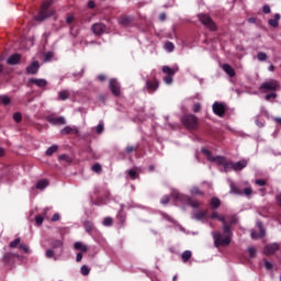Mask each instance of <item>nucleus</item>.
Instances as JSON below:
<instances>
[{"mask_svg": "<svg viewBox=\"0 0 281 281\" xmlns=\"http://www.w3.org/2000/svg\"><path fill=\"white\" fill-rule=\"evenodd\" d=\"M223 233L218 231H214L211 233L214 247L217 249L220 247H229L232 245V238L234 236V233L232 232V228H229V224H225L222 226Z\"/></svg>", "mask_w": 281, "mask_h": 281, "instance_id": "nucleus-1", "label": "nucleus"}, {"mask_svg": "<svg viewBox=\"0 0 281 281\" xmlns=\"http://www.w3.org/2000/svg\"><path fill=\"white\" fill-rule=\"evenodd\" d=\"M181 123L188 131H196L199 128V117L194 114H186L181 117Z\"/></svg>", "mask_w": 281, "mask_h": 281, "instance_id": "nucleus-2", "label": "nucleus"}, {"mask_svg": "<svg viewBox=\"0 0 281 281\" xmlns=\"http://www.w3.org/2000/svg\"><path fill=\"white\" fill-rule=\"evenodd\" d=\"M199 21L204 25V27H207L211 32H216L218 30V26H216V23H214V20L209 14L201 13L198 15Z\"/></svg>", "mask_w": 281, "mask_h": 281, "instance_id": "nucleus-3", "label": "nucleus"}, {"mask_svg": "<svg viewBox=\"0 0 281 281\" xmlns=\"http://www.w3.org/2000/svg\"><path fill=\"white\" fill-rule=\"evenodd\" d=\"M49 5H52V0H48L42 4V9L37 16H35V20H37L40 23L42 21H45V19H49V16L54 15V11H47L49 9Z\"/></svg>", "mask_w": 281, "mask_h": 281, "instance_id": "nucleus-4", "label": "nucleus"}, {"mask_svg": "<svg viewBox=\"0 0 281 281\" xmlns=\"http://www.w3.org/2000/svg\"><path fill=\"white\" fill-rule=\"evenodd\" d=\"M280 89V81L276 79H270L268 81H263L259 87V91L267 93L269 91H278Z\"/></svg>", "mask_w": 281, "mask_h": 281, "instance_id": "nucleus-5", "label": "nucleus"}, {"mask_svg": "<svg viewBox=\"0 0 281 281\" xmlns=\"http://www.w3.org/2000/svg\"><path fill=\"white\" fill-rule=\"evenodd\" d=\"M109 89L115 98H120L122 95V87L117 79H110L109 81Z\"/></svg>", "mask_w": 281, "mask_h": 281, "instance_id": "nucleus-6", "label": "nucleus"}, {"mask_svg": "<svg viewBox=\"0 0 281 281\" xmlns=\"http://www.w3.org/2000/svg\"><path fill=\"white\" fill-rule=\"evenodd\" d=\"M46 120L49 124H53L54 126H64V124H67V120L65 119V116L48 115Z\"/></svg>", "mask_w": 281, "mask_h": 281, "instance_id": "nucleus-7", "label": "nucleus"}, {"mask_svg": "<svg viewBox=\"0 0 281 281\" xmlns=\"http://www.w3.org/2000/svg\"><path fill=\"white\" fill-rule=\"evenodd\" d=\"M227 108H225L224 103L215 101L213 103V113L217 115V117H223L225 115V111Z\"/></svg>", "mask_w": 281, "mask_h": 281, "instance_id": "nucleus-8", "label": "nucleus"}, {"mask_svg": "<svg viewBox=\"0 0 281 281\" xmlns=\"http://www.w3.org/2000/svg\"><path fill=\"white\" fill-rule=\"evenodd\" d=\"M91 30L95 36H102L106 32V25L104 23H94L91 26Z\"/></svg>", "mask_w": 281, "mask_h": 281, "instance_id": "nucleus-9", "label": "nucleus"}, {"mask_svg": "<svg viewBox=\"0 0 281 281\" xmlns=\"http://www.w3.org/2000/svg\"><path fill=\"white\" fill-rule=\"evenodd\" d=\"M257 227L259 229V234L256 233V231H252L250 234L254 240H257V238H262L266 234L265 226H262V222H257Z\"/></svg>", "mask_w": 281, "mask_h": 281, "instance_id": "nucleus-10", "label": "nucleus"}, {"mask_svg": "<svg viewBox=\"0 0 281 281\" xmlns=\"http://www.w3.org/2000/svg\"><path fill=\"white\" fill-rule=\"evenodd\" d=\"M40 69H41V64L35 60L26 67V74L34 76V75L38 74Z\"/></svg>", "mask_w": 281, "mask_h": 281, "instance_id": "nucleus-11", "label": "nucleus"}, {"mask_svg": "<svg viewBox=\"0 0 281 281\" xmlns=\"http://www.w3.org/2000/svg\"><path fill=\"white\" fill-rule=\"evenodd\" d=\"M278 249H280V245L278 244H269L267 246H265L263 248V252L266 254V256H273V254H276V251H278Z\"/></svg>", "mask_w": 281, "mask_h": 281, "instance_id": "nucleus-12", "label": "nucleus"}, {"mask_svg": "<svg viewBox=\"0 0 281 281\" xmlns=\"http://www.w3.org/2000/svg\"><path fill=\"white\" fill-rule=\"evenodd\" d=\"M249 165V160L247 159H241L237 162H234L233 167H234V171L235 172H240V170H244V168H247V166Z\"/></svg>", "mask_w": 281, "mask_h": 281, "instance_id": "nucleus-13", "label": "nucleus"}, {"mask_svg": "<svg viewBox=\"0 0 281 281\" xmlns=\"http://www.w3.org/2000/svg\"><path fill=\"white\" fill-rule=\"evenodd\" d=\"M145 87L149 93H155L159 89V81L147 80Z\"/></svg>", "mask_w": 281, "mask_h": 281, "instance_id": "nucleus-14", "label": "nucleus"}, {"mask_svg": "<svg viewBox=\"0 0 281 281\" xmlns=\"http://www.w3.org/2000/svg\"><path fill=\"white\" fill-rule=\"evenodd\" d=\"M15 256H16L15 254L7 252L2 257V262H4L7 266L14 265V257Z\"/></svg>", "mask_w": 281, "mask_h": 281, "instance_id": "nucleus-15", "label": "nucleus"}, {"mask_svg": "<svg viewBox=\"0 0 281 281\" xmlns=\"http://www.w3.org/2000/svg\"><path fill=\"white\" fill-rule=\"evenodd\" d=\"M209 161H215V164H217V166H225L227 158H225L224 156L214 157L212 155H209Z\"/></svg>", "mask_w": 281, "mask_h": 281, "instance_id": "nucleus-16", "label": "nucleus"}, {"mask_svg": "<svg viewBox=\"0 0 281 281\" xmlns=\"http://www.w3.org/2000/svg\"><path fill=\"white\" fill-rule=\"evenodd\" d=\"M133 21H134L133 16L123 15V16L119 18V23L123 27H128V25H131V23H133Z\"/></svg>", "mask_w": 281, "mask_h": 281, "instance_id": "nucleus-17", "label": "nucleus"}, {"mask_svg": "<svg viewBox=\"0 0 281 281\" xmlns=\"http://www.w3.org/2000/svg\"><path fill=\"white\" fill-rule=\"evenodd\" d=\"M19 63H21L20 54H13L7 59L8 65H19Z\"/></svg>", "mask_w": 281, "mask_h": 281, "instance_id": "nucleus-18", "label": "nucleus"}, {"mask_svg": "<svg viewBox=\"0 0 281 281\" xmlns=\"http://www.w3.org/2000/svg\"><path fill=\"white\" fill-rule=\"evenodd\" d=\"M222 69L225 71V74H227V76H229V78H234V76H236V70H234L229 64H224Z\"/></svg>", "mask_w": 281, "mask_h": 281, "instance_id": "nucleus-19", "label": "nucleus"}, {"mask_svg": "<svg viewBox=\"0 0 281 281\" xmlns=\"http://www.w3.org/2000/svg\"><path fill=\"white\" fill-rule=\"evenodd\" d=\"M61 135H71V133H74V135H78L80 133V131L78 128H74L71 126H66L60 131Z\"/></svg>", "mask_w": 281, "mask_h": 281, "instance_id": "nucleus-20", "label": "nucleus"}, {"mask_svg": "<svg viewBox=\"0 0 281 281\" xmlns=\"http://www.w3.org/2000/svg\"><path fill=\"white\" fill-rule=\"evenodd\" d=\"M179 71V67L170 68V66H164L162 67V74H166L167 76H175Z\"/></svg>", "mask_w": 281, "mask_h": 281, "instance_id": "nucleus-21", "label": "nucleus"}, {"mask_svg": "<svg viewBox=\"0 0 281 281\" xmlns=\"http://www.w3.org/2000/svg\"><path fill=\"white\" fill-rule=\"evenodd\" d=\"M280 13H276L274 19H270L268 21V24L270 25V27H278L280 25Z\"/></svg>", "mask_w": 281, "mask_h": 281, "instance_id": "nucleus-22", "label": "nucleus"}, {"mask_svg": "<svg viewBox=\"0 0 281 281\" xmlns=\"http://www.w3.org/2000/svg\"><path fill=\"white\" fill-rule=\"evenodd\" d=\"M210 218H212L213 221L215 218H217V221H220V223H223V225H227V218L224 215H218V213H216V212H213L210 215Z\"/></svg>", "mask_w": 281, "mask_h": 281, "instance_id": "nucleus-23", "label": "nucleus"}, {"mask_svg": "<svg viewBox=\"0 0 281 281\" xmlns=\"http://www.w3.org/2000/svg\"><path fill=\"white\" fill-rule=\"evenodd\" d=\"M29 82L31 85H36V87H40V88H43L47 85V80H45V79H34V78H32V79L29 80Z\"/></svg>", "mask_w": 281, "mask_h": 281, "instance_id": "nucleus-24", "label": "nucleus"}, {"mask_svg": "<svg viewBox=\"0 0 281 281\" xmlns=\"http://www.w3.org/2000/svg\"><path fill=\"white\" fill-rule=\"evenodd\" d=\"M74 247L77 251H83L85 254H87V251H89V247H87V245L82 244V241H76L74 244Z\"/></svg>", "mask_w": 281, "mask_h": 281, "instance_id": "nucleus-25", "label": "nucleus"}, {"mask_svg": "<svg viewBox=\"0 0 281 281\" xmlns=\"http://www.w3.org/2000/svg\"><path fill=\"white\" fill-rule=\"evenodd\" d=\"M207 216V212H203V211H198L195 213L192 214V218L194 221H203V217Z\"/></svg>", "mask_w": 281, "mask_h": 281, "instance_id": "nucleus-26", "label": "nucleus"}, {"mask_svg": "<svg viewBox=\"0 0 281 281\" xmlns=\"http://www.w3.org/2000/svg\"><path fill=\"white\" fill-rule=\"evenodd\" d=\"M190 194H192V196H203V194H205L203 191H201V189H199V187H191L190 189Z\"/></svg>", "mask_w": 281, "mask_h": 281, "instance_id": "nucleus-27", "label": "nucleus"}, {"mask_svg": "<svg viewBox=\"0 0 281 281\" xmlns=\"http://www.w3.org/2000/svg\"><path fill=\"white\" fill-rule=\"evenodd\" d=\"M47 186H49V181L47 179H42V180L37 181V183H36L37 190H45V188H47Z\"/></svg>", "mask_w": 281, "mask_h": 281, "instance_id": "nucleus-28", "label": "nucleus"}, {"mask_svg": "<svg viewBox=\"0 0 281 281\" xmlns=\"http://www.w3.org/2000/svg\"><path fill=\"white\" fill-rule=\"evenodd\" d=\"M210 204L212 210H218L221 207V200L218 198H212Z\"/></svg>", "mask_w": 281, "mask_h": 281, "instance_id": "nucleus-29", "label": "nucleus"}, {"mask_svg": "<svg viewBox=\"0 0 281 281\" xmlns=\"http://www.w3.org/2000/svg\"><path fill=\"white\" fill-rule=\"evenodd\" d=\"M226 223L228 224V227H232V225H236L238 223V216L236 215H229L226 217Z\"/></svg>", "mask_w": 281, "mask_h": 281, "instance_id": "nucleus-30", "label": "nucleus"}, {"mask_svg": "<svg viewBox=\"0 0 281 281\" xmlns=\"http://www.w3.org/2000/svg\"><path fill=\"white\" fill-rule=\"evenodd\" d=\"M58 100H69V90H61L58 92Z\"/></svg>", "mask_w": 281, "mask_h": 281, "instance_id": "nucleus-31", "label": "nucleus"}, {"mask_svg": "<svg viewBox=\"0 0 281 281\" xmlns=\"http://www.w3.org/2000/svg\"><path fill=\"white\" fill-rule=\"evenodd\" d=\"M187 203L194 209L200 207L201 205V202H199V200H193L192 198H187Z\"/></svg>", "mask_w": 281, "mask_h": 281, "instance_id": "nucleus-32", "label": "nucleus"}, {"mask_svg": "<svg viewBox=\"0 0 281 281\" xmlns=\"http://www.w3.org/2000/svg\"><path fill=\"white\" fill-rule=\"evenodd\" d=\"M54 153H58V145H53L46 149V156L52 157Z\"/></svg>", "mask_w": 281, "mask_h": 281, "instance_id": "nucleus-33", "label": "nucleus"}, {"mask_svg": "<svg viewBox=\"0 0 281 281\" xmlns=\"http://www.w3.org/2000/svg\"><path fill=\"white\" fill-rule=\"evenodd\" d=\"M53 249H63V240L54 239L50 244Z\"/></svg>", "mask_w": 281, "mask_h": 281, "instance_id": "nucleus-34", "label": "nucleus"}, {"mask_svg": "<svg viewBox=\"0 0 281 281\" xmlns=\"http://www.w3.org/2000/svg\"><path fill=\"white\" fill-rule=\"evenodd\" d=\"M190 258H192V251L186 250L182 252V255H181L182 262H188V260H190Z\"/></svg>", "mask_w": 281, "mask_h": 281, "instance_id": "nucleus-35", "label": "nucleus"}, {"mask_svg": "<svg viewBox=\"0 0 281 281\" xmlns=\"http://www.w3.org/2000/svg\"><path fill=\"white\" fill-rule=\"evenodd\" d=\"M85 229L88 234H91L93 232V223L90 221L83 222Z\"/></svg>", "mask_w": 281, "mask_h": 281, "instance_id": "nucleus-36", "label": "nucleus"}, {"mask_svg": "<svg viewBox=\"0 0 281 281\" xmlns=\"http://www.w3.org/2000/svg\"><path fill=\"white\" fill-rule=\"evenodd\" d=\"M165 49L166 52H168L169 54L175 52V44L172 42H166L165 43Z\"/></svg>", "mask_w": 281, "mask_h": 281, "instance_id": "nucleus-37", "label": "nucleus"}, {"mask_svg": "<svg viewBox=\"0 0 281 281\" xmlns=\"http://www.w3.org/2000/svg\"><path fill=\"white\" fill-rule=\"evenodd\" d=\"M20 245H21V238L18 237L13 241H10L9 247L11 249H16V247L20 246Z\"/></svg>", "mask_w": 281, "mask_h": 281, "instance_id": "nucleus-38", "label": "nucleus"}, {"mask_svg": "<svg viewBox=\"0 0 281 281\" xmlns=\"http://www.w3.org/2000/svg\"><path fill=\"white\" fill-rule=\"evenodd\" d=\"M0 102L1 104H4V106H8L12 100L8 95H0Z\"/></svg>", "mask_w": 281, "mask_h": 281, "instance_id": "nucleus-39", "label": "nucleus"}, {"mask_svg": "<svg viewBox=\"0 0 281 281\" xmlns=\"http://www.w3.org/2000/svg\"><path fill=\"white\" fill-rule=\"evenodd\" d=\"M231 194H243V192L235 183H231Z\"/></svg>", "mask_w": 281, "mask_h": 281, "instance_id": "nucleus-40", "label": "nucleus"}, {"mask_svg": "<svg viewBox=\"0 0 281 281\" xmlns=\"http://www.w3.org/2000/svg\"><path fill=\"white\" fill-rule=\"evenodd\" d=\"M229 170H234V162L229 161L224 164V172H229Z\"/></svg>", "mask_w": 281, "mask_h": 281, "instance_id": "nucleus-41", "label": "nucleus"}, {"mask_svg": "<svg viewBox=\"0 0 281 281\" xmlns=\"http://www.w3.org/2000/svg\"><path fill=\"white\" fill-rule=\"evenodd\" d=\"M59 161H65L66 164H71L72 159L68 155L63 154L59 156Z\"/></svg>", "mask_w": 281, "mask_h": 281, "instance_id": "nucleus-42", "label": "nucleus"}, {"mask_svg": "<svg viewBox=\"0 0 281 281\" xmlns=\"http://www.w3.org/2000/svg\"><path fill=\"white\" fill-rule=\"evenodd\" d=\"M257 58L260 63H265V60H267V53L259 52Z\"/></svg>", "mask_w": 281, "mask_h": 281, "instance_id": "nucleus-43", "label": "nucleus"}, {"mask_svg": "<svg viewBox=\"0 0 281 281\" xmlns=\"http://www.w3.org/2000/svg\"><path fill=\"white\" fill-rule=\"evenodd\" d=\"M248 254H249V258H255L257 254L256 247L254 246L248 247Z\"/></svg>", "mask_w": 281, "mask_h": 281, "instance_id": "nucleus-44", "label": "nucleus"}, {"mask_svg": "<svg viewBox=\"0 0 281 281\" xmlns=\"http://www.w3.org/2000/svg\"><path fill=\"white\" fill-rule=\"evenodd\" d=\"M103 225H104L105 227H111V225H113V218H112V217H105V218L103 220Z\"/></svg>", "mask_w": 281, "mask_h": 281, "instance_id": "nucleus-45", "label": "nucleus"}, {"mask_svg": "<svg viewBox=\"0 0 281 281\" xmlns=\"http://www.w3.org/2000/svg\"><path fill=\"white\" fill-rule=\"evenodd\" d=\"M92 171L93 172H97V173H100V172H102V165H100V164H94L93 166H92Z\"/></svg>", "mask_w": 281, "mask_h": 281, "instance_id": "nucleus-46", "label": "nucleus"}, {"mask_svg": "<svg viewBox=\"0 0 281 281\" xmlns=\"http://www.w3.org/2000/svg\"><path fill=\"white\" fill-rule=\"evenodd\" d=\"M13 120H14V122L19 123L23 120V115L20 112H15L13 114Z\"/></svg>", "mask_w": 281, "mask_h": 281, "instance_id": "nucleus-47", "label": "nucleus"}, {"mask_svg": "<svg viewBox=\"0 0 281 281\" xmlns=\"http://www.w3.org/2000/svg\"><path fill=\"white\" fill-rule=\"evenodd\" d=\"M81 273L83 276H89V273H91V269L88 266H82L81 267Z\"/></svg>", "mask_w": 281, "mask_h": 281, "instance_id": "nucleus-48", "label": "nucleus"}, {"mask_svg": "<svg viewBox=\"0 0 281 281\" xmlns=\"http://www.w3.org/2000/svg\"><path fill=\"white\" fill-rule=\"evenodd\" d=\"M171 196H172L173 199H176V201H181V199H183L186 195L176 192V193H171Z\"/></svg>", "mask_w": 281, "mask_h": 281, "instance_id": "nucleus-49", "label": "nucleus"}, {"mask_svg": "<svg viewBox=\"0 0 281 281\" xmlns=\"http://www.w3.org/2000/svg\"><path fill=\"white\" fill-rule=\"evenodd\" d=\"M278 98V94L276 92L266 94L265 100L269 101V100H276Z\"/></svg>", "mask_w": 281, "mask_h": 281, "instance_id": "nucleus-50", "label": "nucleus"}, {"mask_svg": "<svg viewBox=\"0 0 281 281\" xmlns=\"http://www.w3.org/2000/svg\"><path fill=\"white\" fill-rule=\"evenodd\" d=\"M162 205H168L170 203V198L168 195H164L160 200Z\"/></svg>", "mask_w": 281, "mask_h": 281, "instance_id": "nucleus-51", "label": "nucleus"}, {"mask_svg": "<svg viewBox=\"0 0 281 281\" xmlns=\"http://www.w3.org/2000/svg\"><path fill=\"white\" fill-rule=\"evenodd\" d=\"M256 186H259L260 188H262L263 186H267V181L262 180V179H257L255 180Z\"/></svg>", "mask_w": 281, "mask_h": 281, "instance_id": "nucleus-52", "label": "nucleus"}, {"mask_svg": "<svg viewBox=\"0 0 281 281\" xmlns=\"http://www.w3.org/2000/svg\"><path fill=\"white\" fill-rule=\"evenodd\" d=\"M164 82H165L166 85H172V76L167 75V76L164 78Z\"/></svg>", "mask_w": 281, "mask_h": 281, "instance_id": "nucleus-53", "label": "nucleus"}, {"mask_svg": "<svg viewBox=\"0 0 281 281\" xmlns=\"http://www.w3.org/2000/svg\"><path fill=\"white\" fill-rule=\"evenodd\" d=\"M19 248L22 249V251H24V254H30V248L27 246H25V244H20Z\"/></svg>", "mask_w": 281, "mask_h": 281, "instance_id": "nucleus-54", "label": "nucleus"}, {"mask_svg": "<svg viewBox=\"0 0 281 281\" xmlns=\"http://www.w3.org/2000/svg\"><path fill=\"white\" fill-rule=\"evenodd\" d=\"M104 132V125L102 123L97 125V133L100 135Z\"/></svg>", "mask_w": 281, "mask_h": 281, "instance_id": "nucleus-55", "label": "nucleus"}, {"mask_svg": "<svg viewBox=\"0 0 281 281\" xmlns=\"http://www.w3.org/2000/svg\"><path fill=\"white\" fill-rule=\"evenodd\" d=\"M128 175L131 179H137V171H135L134 169H130Z\"/></svg>", "mask_w": 281, "mask_h": 281, "instance_id": "nucleus-56", "label": "nucleus"}, {"mask_svg": "<svg viewBox=\"0 0 281 281\" xmlns=\"http://www.w3.org/2000/svg\"><path fill=\"white\" fill-rule=\"evenodd\" d=\"M262 11L265 14H271V7H269L268 4H265L262 8Z\"/></svg>", "mask_w": 281, "mask_h": 281, "instance_id": "nucleus-57", "label": "nucleus"}, {"mask_svg": "<svg viewBox=\"0 0 281 281\" xmlns=\"http://www.w3.org/2000/svg\"><path fill=\"white\" fill-rule=\"evenodd\" d=\"M201 111V103H194L193 104V113H199Z\"/></svg>", "mask_w": 281, "mask_h": 281, "instance_id": "nucleus-58", "label": "nucleus"}, {"mask_svg": "<svg viewBox=\"0 0 281 281\" xmlns=\"http://www.w3.org/2000/svg\"><path fill=\"white\" fill-rule=\"evenodd\" d=\"M43 221H44V218H43V216H41V215H38V216L35 217V223H36V225H43Z\"/></svg>", "mask_w": 281, "mask_h": 281, "instance_id": "nucleus-59", "label": "nucleus"}, {"mask_svg": "<svg viewBox=\"0 0 281 281\" xmlns=\"http://www.w3.org/2000/svg\"><path fill=\"white\" fill-rule=\"evenodd\" d=\"M66 23H67L68 25H70V23H74V15L68 14V15L66 16Z\"/></svg>", "mask_w": 281, "mask_h": 281, "instance_id": "nucleus-60", "label": "nucleus"}, {"mask_svg": "<svg viewBox=\"0 0 281 281\" xmlns=\"http://www.w3.org/2000/svg\"><path fill=\"white\" fill-rule=\"evenodd\" d=\"M52 58H54V53H46V55H45V63L52 60Z\"/></svg>", "mask_w": 281, "mask_h": 281, "instance_id": "nucleus-61", "label": "nucleus"}, {"mask_svg": "<svg viewBox=\"0 0 281 281\" xmlns=\"http://www.w3.org/2000/svg\"><path fill=\"white\" fill-rule=\"evenodd\" d=\"M46 258H54V249L46 250Z\"/></svg>", "mask_w": 281, "mask_h": 281, "instance_id": "nucleus-62", "label": "nucleus"}, {"mask_svg": "<svg viewBox=\"0 0 281 281\" xmlns=\"http://www.w3.org/2000/svg\"><path fill=\"white\" fill-rule=\"evenodd\" d=\"M254 191L251 190V188H246V189H244V194L246 195V196H250V194L252 193Z\"/></svg>", "mask_w": 281, "mask_h": 281, "instance_id": "nucleus-63", "label": "nucleus"}, {"mask_svg": "<svg viewBox=\"0 0 281 281\" xmlns=\"http://www.w3.org/2000/svg\"><path fill=\"white\" fill-rule=\"evenodd\" d=\"M133 150H137V147L135 148V147H133V146H127V147L125 148V151H126L127 154L133 153Z\"/></svg>", "mask_w": 281, "mask_h": 281, "instance_id": "nucleus-64", "label": "nucleus"}]
</instances>
